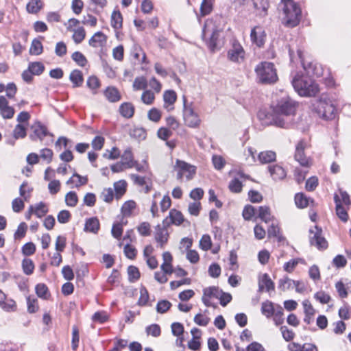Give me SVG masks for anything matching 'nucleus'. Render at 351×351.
Segmentation results:
<instances>
[{"label":"nucleus","mask_w":351,"mask_h":351,"mask_svg":"<svg viewBox=\"0 0 351 351\" xmlns=\"http://www.w3.org/2000/svg\"><path fill=\"white\" fill-rule=\"evenodd\" d=\"M272 112L269 117L270 123L279 128H287L291 123L290 116L296 110L295 103L289 97H283L271 106Z\"/></svg>","instance_id":"1"},{"label":"nucleus","mask_w":351,"mask_h":351,"mask_svg":"<svg viewBox=\"0 0 351 351\" xmlns=\"http://www.w3.org/2000/svg\"><path fill=\"white\" fill-rule=\"evenodd\" d=\"M291 83L295 91L301 96H315L319 90L318 85L311 77L300 73H295Z\"/></svg>","instance_id":"2"},{"label":"nucleus","mask_w":351,"mask_h":351,"mask_svg":"<svg viewBox=\"0 0 351 351\" xmlns=\"http://www.w3.org/2000/svg\"><path fill=\"white\" fill-rule=\"evenodd\" d=\"M280 6L284 14L282 23L288 27H296L301 19V8L293 0H282Z\"/></svg>","instance_id":"3"},{"label":"nucleus","mask_w":351,"mask_h":351,"mask_svg":"<svg viewBox=\"0 0 351 351\" xmlns=\"http://www.w3.org/2000/svg\"><path fill=\"white\" fill-rule=\"evenodd\" d=\"M255 72L258 82L263 84H273L278 80L276 69L271 62H262L259 63L255 68Z\"/></svg>","instance_id":"4"},{"label":"nucleus","mask_w":351,"mask_h":351,"mask_svg":"<svg viewBox=\"0 0 351 351\" xmlns=\"http://www.w3.org/2000/svg\"><path fill=\"white\" fill-rule=\"evenodd\" d=\"M315 110L324 119L331 120L335 117L336 108L329 99H319L315 104Z\"/></svg>","instance_id":"5"},{"label":"nucleus","mask_w":351,"mask_h":351,"mask_svg":"<svg viewBox=\"0 0 351 351\" xmlns=\"http://www.w3.org/2000/svg\"><path fill=\"white\" fill-rule=\"evenodd\" d=\"M182 99L184 104L183 117L185 124L190 128H197L200 124L198 114L194 112L192 104H186V96L184 95Z\"/></svg>","instance_id":"6"},{"label":"nucleus","mask_w":351,"mask_h":351,"mask_svg":"<svg viewBox=\"0 0 351 351\" xmlns=\"http://www.w3.org/2000/svg\"><path fill=\"white\" fill-rule=\"evenodd\" d=\"M174 169L178 171V180H182L183 176H185L186 180H190L193 178L196 173V167L195 166L179 159L176 160Z\"/></svg>","instance_id":"7"},{"label":"nucleus","mask_w":351,"mask_h":351,"mask_svg":"<svg viewBox=\"0 0 351 351\" xmlns=\"http://www.w3.org/2000/svg\"><path fill=\"white\" fill-rule=\"evenodd\" d=\"M310 243L319 250H325L328 247V242L322 237V230L317 226L313 229H310Z\"/></svg>","instance_id":"8"},{"label":"nucleus","mask_w":351,"mask_h":351,"mask_svg":"<svg viewBox=\"0 0 351 351\" xmlns=\"http://www.w3.org/2000/svg\"><path fill=\"white\" fill-rule=\"evenodd\" d=\"M245 53L241 45L238 40H234L232 42V47L228 51V57L232 62L240 63L244 60Z\"/></svg>","instance_id":"9"},{"label":"nucleus","mask_w":351,"mask_h":351,"mask_svg":"<svg viewBox=\"0 0 351 351\" xmlns=\"http://www.w3.org/2000/svg\"><path fill=\"white\" fill-rule=\"evenodd\" d=\"M306 144L304 141H300L296 145L295 152V160L299 162V164L306 168H309L312 165L311 160L306 157L304 154V149Z\"/></svg>","instance_id":"10"},{"label":"nucleus","mask_w":351,"mask_h":351,"mask_svg":"<svg viewBox=\"0 0 351 351\" xmlns=\"http://www.w3.org/2000/svg\"><path fill=\"white\" fill-rule=\"evenodd\" d=\"M32 129L33 130V134L29 135V138L32 141H36L37 139H39L40 141H42L43 138L47 135H49L51 137L53 136V134L49 133L47 127L42 124L40 121L35 122L32 125Z\"/></svg>","instance_id":"11"},{"label":"nucleus","mask_w":351,"mask_h":351,"mask_svg":"<svg viewBox=\"0 0 351 351\" xmlns=\"http://www.w3.org/2000/svg\"><path fill=\"white\" fill-rule=\"evenodd\" d=\"M266 34L263 28L260 26H255L251 30L250 39L253 44L258 47H263L265 42Z\"/></svg>","instance_id":"12"},{"label":"nucleus","mask_w":351,"mask_h":351,"mask_svg":"<svg viewBox=\"0 0 351 351\" xmlns=\"http://www.w3.org/2000/svg\"><path fill=\"white\" fill-rule=\"evenodd\" d=\"M184 221V217L182 213L176 209H171L169 216L162 221V225L167 227L171 224L180 225Z\"/></svg>","instance_id":"13"},{"label":"nucleus","mask_w":351,"mask_h":351,"mask_svg":"<svg viewBox=\"0 0 351 351\" xmlns=\"http://www.w3.org/2000/svg\"><path fill=\"white\" fill-rule=\"evenodd\" d=\"M256 16L264 17L267 15L269 2L267 0H251Z\"/></svg>","instance_id":"14"},{"label":"nucleus","mask_w":351,"mask_h":351,"mask_svg":"<svg viewBox=\"0 0 351 351\" xmlns=\"http://www.w3.org/2000/svg\"><path fill=\"white\" fill-rule=\"evenodd\" d=\"M274 283L267 274H264L258 278V291H263L264 289L268 292L274 290Z\"/></svg>","instance_id":"15"},{"label":"nucleus","mask_w":351,"mask_h":351,"mask_svg":"<svg viewBox=\"0 0 351 351\" xmlns=\"http://www.w3.org/2000/svg\"><path fill=\"white\" fill-rule=\"evenodd\" d=\"M334 201L336 204L335 208L337 215L343 222H347L349 219L347 209L341 204L339 196L337 193L334 195Z\"/></svg>","instance_id":"16"},{"label":"nucleus","mask_w":351,"mask_h":351,"mask_svg":"<svg viewBox=\"0 0 351 351\" xmlns=\"http://www.w3.org/2000/svg\"><path fill=\"white\" fill-rule=\"evenodd\" d=\"M298 56L299 58L302 61V66L304 69L306 71L308 76V75H315L317 77L319 76L320 73L319 72L316 64H313V62H308L306 63L302 60V52L300 49H298L297 51Z\"/></svg>","instance_id":"17"},{"label":"nucleus","mask_w":351,"mask_h":351,"mask_svg":"<svg viewBox=\"0 0 351 351\" xmlns=\"http://www.w3.org/2000/svg\"><path fill=\"white\" fill-rule=\"evenodd\" d=\"M167 227L161 228L160 225L156 227L155 239L160 244V247L163 248L168 240Z\"/></svg>","instance_id":"18"},{"label":"nucleus","mask_w":351,"mask_h":351,"mask_svg":"<svg viewBox=\"0 0 351 351\" xmlns=\"http://www.w3.org/2000/svg\"><path fill=\"white\" fill-rule=\"evenodd\" d=\"M177 95L176 93L173 90H168L164 92L163 100H164V108L168 111L173 109V107L169 108L170 106H173L176 101Z\"/></svg>","instance_id":"19"},{"label":"nucleus","mask_w":351,"mask_h":351,"mask_svg":"<svg viewBox=\"0 0 351 351\" xmlns=\"http://www.w3.org/2000/svg\"><path fill=\"white\" fill-rule=\"evenodd\" d=\"M107 40V36L101 32H96L89 40L88 44L93 47L103 46Z\"/></svg>","instance_id":"20"},{"label":"nucleus","mask_w":351,"mask_h":351,"mask_svg":"<svg viewBox=\"0 0 351 351\" xmlns=\"http://www.w3.org/2000/svg\"><path fill=\"white\" fill-rule=\"evenodd\" d=\"M220 32L217 29H213L208 40H206V45L209 49L214 52L218 48V42Z\"/></svg>","instance_id":"21"},{"label":"nucleus","mask_w":351,"mask_h":351,"mask_svg":"<svg viewBox=\"0 0 351 351\" xmlns=\"http://www.w3.org/2000/svg\"><path fill=\"white\" fill-rule=\"evenodd\" d=\"M104 94L106 99L111 103H115L121 100V95L118 89L114 86H108L104 90Z\"/></svg>","instance_id":"22"},{"label":"nucleus","mask_w":351,"mask_h":351,"mask_svg":"<svg viewBox=\"0 0 351 351\" xmlns=\"http://www.w3.org/2000/svg\"><path fill=\"white\" fill-rule=\"evenodd\" d=\"M268 170L270 173L271 176L275 180H282L286 176V171L280 165H269L268 166Z\"/></svg>","instance_id":"23"},{"label":"nucleus","mask_w":351,"mask_h":351,"mask_svg":"<svg viewBox=\"0 0 351 351\" xmlns=\"http://www.w3.org/2000/svg\"><path fill=\"white\" fill-rule=\"evenodd\" d=\"M119 111L122 117L129 119L134 115V106L130 102H124L119 106Z\"/></svg>","instance_id":"24"},{"label":"nucleus","mask_w":351,"mask_h":351,"mask_svg":"<svg viewBox=\"0 0 351 351\" xmlns=\"http://www.w3.org/2000/svg\"><path fill=\"white\" fill-rule=\"evenodd\" d=\"M111 26L117 30L122 28L123 25V16L119 10H114L111 14L110 20Z\"/></svg>","instance_id":"25"},{"label":"nucleus","mask_w":351,"mask_h":351,"mask_svg":"<svg viewBox=\"0 0 351 351\" xmlns=\"http://www.w3.org/2000/svg\"><path fill=\"white\" fill-rule=\"evenodd\" d=\"M69 80L73 84V87H80L82 85L84 82L83 75L81 71L75 69L69 75Z\"/></svg>","instance_id":"26"},{"label":"nucleus","mask_w":351,"mask_h":351,"mask_svg":"<svg viewBox=\"0 0 351 351\" xmlns=\"http://www.w3.org/2000/svg\"><path fill=\"white\" fill-rule=\"evenodd\" d=\"M99 219L97 217H91L86 221L84 230L86 232L97 233L99 230Z\"/></svg>","instance_id":"27"},{"label":"nucleus","mask_w":351,"mask_h":351,"mask_svg":"<svg viewBox=\"0 0 351 351\" xmlns=\"http://www.w3.org/2000/svg\"><path fill=\"white\" fill-rule=\"evenodd\" d=\"M121 161L126 166V167L131 169L134 167V160L133 154L130 148L126 149L123 154L121 156Z\"/></svg>","instance_id":"28"},{"label":"nucleus","mask_w":351,"mask_h":351,"mask_svg":"<svg viewBox=\"0 0 351 351\" xmlns=\"http://www.w3.org/2000/svg\"><path fill=\"white\" fill-rule=\"evenodd\" d=\"M276 154L273 151L261 152L258 154V160L262 164L269 163L276 160Z\"/></svg>","instance_id":"29"},{"label":"nucleus","mask_w":351,"mask_h":351,"mask_svg":"<svg viewBox=\"0 0 351 351\" xmlns=\"http://www.w3.org/2000/svg\"><path fill=\"white\" fill-rule=\"evenodd\" d=\"M258 217L265 223L269 222L271 218L269 207L267 206H259Z\"/></svg>","instance_id":"30"},{"label":"nucleus","mask_w":351,"mask_h":351,"mask_svg":"<svg viewBox=\"0 0 351 351\" xmlns=\"http://www.w3.org/2000/svg\"><path fill=\"white\" fill-rule=\"evenodd\" d=\"M35 290L36 295L40 298L47 299L50 296L48 287L44 283L38 284L35 287Z\"/></svg>","instance_id":"31"},{"label":"nucleus","mask_w":351,"mask_h":351,"mask_svg":"<svg viewBox=\"0 0 351 351\" xmlns=\"http://www.w3.org/2000/svg\"><path fill=\"white\" fill-rule=\"evenodd\" d=\"M48 213V208L45 203L40 202L34 206V214L38 218H41Z\"/></svg>","instance_id":"32"},{"label":"nucleus","mask_w":351,"mask_h":351,"mask_svg":"<svg viewBox=\"0 0 351 351\" xmlns=\"http://www.w3.org/2000/svg\"><path fill=\"white\" fill-rule=\"evenodd\" d=\"M223 291L220 290L218 287L213 286L209 287L208 288H205L203 290L204 295H207L208 298H215L219 299L221 292Z\"/></svg>","instance_id":"33"},{"label":"nucleus","mask_w":351,"mask_h":351,"mask_svg":"<svg viewBox=\"0 0 351 351\" xmlns=\"http://www.w3.org/2000/svg\"><path fill=\"white\" fill-rule=\"evenodd\" d=\"M275 308L274 304L270 301H266L262 303L261 312L267 317H271L274 314Z\"/></svg>","instance_id":"34"},{"label":"nucleus","mask_w":351,"mask_h":351,"mask_svg":"<svg viewBox=\"0 0 351 351\" xmlns=\"http://www.w3.org/2000/svg\"><path fill=\"white\" fill-rule=\"evenodd\" d=\"M28 68L34 75H40L45 71V66L40 62H30Z\"/></svg>","instance_id":"35"},{"label":"nucleus","mask_w":351,"mask_h":351,"mask_svg":"<svg viewBox=\"0 0 351 351\" xmlns=\"http://www.w3.org/2000/svg\"><path fill=\"white\" fill-rule=\"evenodd\" d=\"M136 208V202L133 200L125 202L121 207V213L125 217H130L132 211Z\"/></svg>","instance_id":"36"},{"label":"nucleus","mask_w":351,"mask_h":351,"mask_svg":"<svg viewBox=\"0 0 351 351\" xmlns=\"http://www.w3.org/2000/svg\"><path fill=\"white\" fill-rule=\"evenodd\" d=\"M71 58L77 65L82 67L85 66L88 62L86 58L80 51H75L71 55Z\"/></svg>","instance_id":"37"},{"label":"nucleus","mask_w":351,"mask_h":351,"mask_svg":"<svg viewBox=\"0 0 351 351\" xmlns=\"http://www.w3.org/2000/svg\"><path fill=\"white\" fill-rule=\"evenodd\" d=\"M73 39L76 44L81 43L86 36V32L83 27L74 29Z\"/></svg>","instance_id":"38"},{"label":"nucleus","mask_w":351,"mask_h":351,"mask_svg":"<svg viewBox=\"0 0 351 351\" xmlns=\"http://www.w3.org/2000/svg\"><path fill=\"white\" fill-rule=\"evenodd\" d=\"M22 268L25 274L31 275L34 269V262L29 258H24L22 261Z\"/></svg>","instance_id":"39"},{"label":"nucleus","mask_w":351,"mask_h":351,"mask_svg":"<svg viewBox=\"0 0 351 351\" xmlns=\"http://www.w3.org/2000/svg\"><path fill=\"white\" fill-rule=\"evenodd\" d=\"M43 52V45L38 39H34L29 49V53L32 55H40Z\"/></svg>","instance_id":"40"},{"label":"nucleus","mask_w":351,"mask_h":351,"mask_svg":"<svg viewBox=\"0 0 351 351\" xmlns=\"http://www.w3.org/2000/svg\"><path fill=\"white\" fill-rule=\"evenodd\" d=\"M128 280L131 282H134L139 279L140 272L138 269L133 265H130L128 268Z\"/></svg>","instance_id":"41"},{"label":"nucleus","mask_w":351,"mask_h":351,"mask_svg":"<svg viewBox=\"0 0 351 351\" xmlns=\"http://www.w3.org/2000/svg\"><path fill=\"white\" fill-rule=\"evenodd\" d=\"M256 213V208L252 205L248 204L244 207L242 215L245 220L250 221L255 215Z\"/></svg>","instance_id":"42"},{"label":"nucleus","mask_w":351,"mask_h":351,"mask_svg":"<svg viewBox=\"0 0 351 351\" xmlns=\"http://www.w3.org/2000/svg\"><path fill=\"white\" fill-rule=\"evenodd\" d=\"M26 8L29 13L36 14L41 8V1L40 0H31L27 3Z\"/></svg>","instance_id":"43"},{"label":"nucleus","mask_w":351,"mask_h":351,"mask_svg":"<svg viewBox=\"0 0 351 351\" xmlns=\"http://www.w3.org/2000/svg\"><path fill=\"white\" fill-rule=\"evenodd\" d=\"M295 202L298 208H304L308 205V199L303 193H297L295 196Z\"/></svg>","instance_id":"44"},{"label":"nucleus","mask_w":351,"mask_h":351,"mask_svg":"<svg viewBox=\"0 0 351 351\" xmlns=\"http://www.w3.org/2000/svg\"><path fill=\"white\" fill-rule=\"evenodd\" d=\"M78 202V198L75 191H69L65 195V202L67 206L74 207Z\"/></svg>","instance_id":"45"},{"label":"nucleus","mask_w":351,"mask_h":351,"mask_svg":"<svg viewBox=\"0 0 351 351\" xmlns=\"http://www.w3.org/2000/svg\"><path fill=\"white\" fill-rule=\"evenodd\" d=\"M243 184L238 178L232 180L228 185V189L232 193H239L242 191Z\"/></svg>","instance_id":"46"},{"label":"nucleus","mask_w":351,"mask_h":351,"mask_svg":"<svg viewBox=\"0 0 351 351\" xmlns=\"http://www.w3.org/2000/svg\"><path fill=\"white\" fill-rule=\"evenodd\" d=\"M26 128L22 124H17L13 130V136L14 138H23L26 136Z\"/></svg>","instance_id":"47"},{"label":"nucleus","mask_w":351,"mask_h":351,"mask_svg":"<svg viewBox=\"0 0 351 351\" xmlns=\"http://www.w3.org/2000/svg\"><path fill=\"white\" fill-rule=\"evenodd\" d=\"M171 306V303L166 300H162L158 302L156 311L159 313H166Z\"/></svg>","instance_id":"48"},{"label":"nucleus","mask_w":351,"mask_h":351,"mask_svg":"<svg viewBox=\"0 0 351 351\" xmlns=\"http://www.w3.org/2000/svg\"><path fill=\"white\" fill-rule=\"evenodd\" d=\"M114 187L117 197H121L125 193L126 182L125 180H120L114 184Z\"/></svg>","instance_id":"49"},{"label":"nucleus","mask_w":351,"mask_h":351,"mask_svg":"<svg viewBox=\"0 0 351 351\" xmlns=\"http://www.w3.org/2000/svg\"><path fill=\"white\" fill-rule=\"evenodd\" d=\"M199 246L204 251H208L211 248L212 241L208 234H204L202 237L199 241Z\"/></svg>","instance_id":"50"},{"label":"nucleus","mask_w":351,"mask_h":351,"mask_svg":"<svg viewBox=\"0 0 351 351\" xmlns=\"http://www.w3.org/2000/svg\"><path fill=\"white\" fill-rule=\"evenodd\" d=\"M283 315V308L282 306H278L277 308L274 311V314H273L274 321L276 325L278 326L284 322Z\"/></svg>","instance_id":"51"},{"label":"nucleus","mask_w":351,"mask_h":351,"mask_svg":"<svg viewBox=\"0 0 351 351\" xmlns=\"http://www.w3.org/2000/svg\"><path fill=\"white\" fill-rule=\"evenodd\" d=\"M213 9L212 0H203L201 3L200 12L203 16L210 13Z\"/></svg>","instance_id":"52"},{"label":"nucleus","mask_w":351,"mask_h":351,"mask_svg":"<svg viewBox=\"0 0 351 351\" xmlns=\"http://www.w3.org/2000/svg\"><path fill=\"white\" fill-rule=\"evenodd\" d=\"M293 280L289 278L287 276L284 277L279 280L278 289L282 291L289 289L292 287Z\"/></svg>","instance_id":"53"},{"label":"nucleus","mask_w":351,"mask_h":351,"mask_svg":"<svg viewBox=\"0 0 351 351\" xmlns=\"http://www.w3.org/2000/svg\"><path fill=\"white\" fill-rule=\"evenodd\" d=\"M86 84L88 87L93 90H94L93 93H96V89H97L100 86V82L99 79L96 76H90L86 82Z\"/></svg>","instance_id":"54"},{"label":"nucleus","mask_w":351,"mask_h":351,"mask_svg":"<svg viewBox=\"0 0 351 351\" xmlns=\"http://www.w3.org/2000/svg\"><path fill=\"white\" fill-rule=\"evenodd\" d=\"M146 332L147 335L157 337L160 335L161 330L158 324H153L146 328Z\"/></svg>","instance_id":"55"},{"label":"nucleus","mask_w":351,"mask_h":351,"mask_svg":"<svg viewBox=\"0 0 351 351\" xmlns=\"http://www.w3.org/2000/svg\"><path fill=\"white\" fill-rule=\"evenodd\" d=\"M147 86V82L144 77H136L134 83L133 88L135 90L145 89Z\"/></svg>","instance_id":"56"},{"label":"nucleus","mask_w":351,"mask_h":351,"mask_svg":"<svg viewBox=\"0 0 351 351\" xmlns=\"http://www.w3.org/2000/svg\"><path fill=\"white\" fill-rule=\"evenodd\" d=\"M80 337L79 330L76 326H73L72 328V341L71 347L73 350H76L78 347Z\"/></svg>","instance_id":"57"},{"label":"nucleus","mask_w":351,"mask_h":351,"mask_svg":"<svg viewBox=\"0 0 351 351\" xmlns=\"http://www.w3.org/2000/svg\"><path fill=\"white\" fill-rule=\"evenodd\" d=\"M36 252V245L32 242H28L22 247V253L25 256H31Z\"/></svg>","instance_id":"58"},{"label":"nucleus","mask_w":351,"mask_h":351,"mask_svg":"<svg viewBox=\"0 0 351 351\" xmlns=\"http://www.w3.org/2000/svg\"><path fill=\"white\" fill-rule=\"evenodd\" d=\"M150 224L148 222H142L137 230L139 234L143 237L149 236L151 234Z\"/></svg>","instance_id":"59"},{"label":"nucleus","mask_w":351,"mask_h":351,"mask_svg":"<svg viewBox=\"0 0 351 351\" xmlns=\"http://www.w3.org/2000/svg\"><path fill=\"white\" fill-rule=\"evenodd\" d=\"M27 229V226L25 222H21L18 228L16 231L14 233V239H21L25 236L26 231Z\"/></svg>","instance_id":"60"},{"label":"nucleus","mask_w":351,"mask_h":351,"mask_svg":"<svg viewBox=\"0 0 351 351\" xmlns=\"http://www.w3.org/2000/svg\"><path fill=\"white\" fill-rule=\"evenodd\" d=\"M148 119L154 122H158L161 118V112L156 108H153L148 111Z\"/></svg>","instance_id":"61"},{"label":"nucleus","mask_w":351,"mask_h":351,"mask_svg":"<svg viewBox=\"0 0 351 351\" xmlns=\"http://www.w3.org/2000/svg\"><path fill=\"white\" fill-rule=\"evenodd\" d=\"M154 99H155L154 94L151 90L144 91L141 96L142 101L144 104H147V105L152 104L153 103Z\"/></svg>","instance_id":"62"},{"label":"nucleus","mask_w":351,"mask_h":351,"mask_svg":"<svg viewBox=\"0 0 351 351\" xmlns=\"http://www.w3.org/2000/svg\"><path fill=\"white\" fill-rule=\"evenodd\" d=\"M280 331L284 339L286 341H291L295 337V333L293 332V330H289L286 326H281Z\"/></svg>","instance_id":"63"},{"label":"nucleus","mask_w":351,"mask_h":351,"mask_svg":"<svg viewBox=\"0 0 351 351\" xmlns=\"http://www.w3.org/2000/svg\"><path fill=\"white\" fill-rule=\"evenodd\" d=\"M318 185V179L315 176H312L306 182L305 188L308 191H313Z\"/></svg>","instance_id":"64"}]
</instances>
